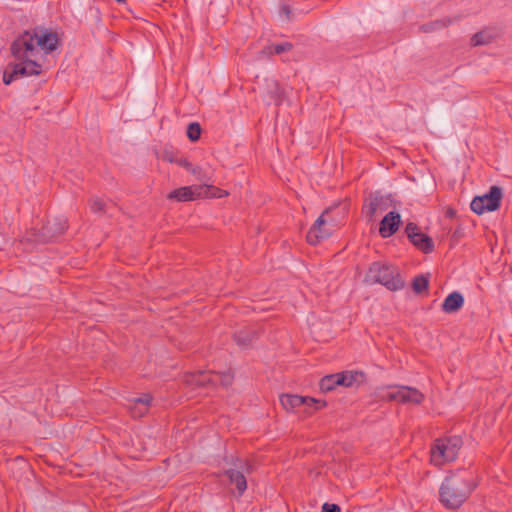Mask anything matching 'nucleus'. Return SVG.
<instances>
[{
  "instance_id": "obj_1",
  "label": "nucleus",
  "mask_w": 512,
  "mask_h": 512,
  "mask_svg": "<svg viewBox=\"0 0 512 512\" xmlns=\"http://www.w3.org/2000/svg\"><path fill=\"white\" fill-rule=\"evenodd\" d=\"M476 487L472 477L466 473L453 474L440 487V501L448 509H458Z\"/></svg>"
},
{
  "instance_id": "obj_2",
  "label": "nucleus",
  "mask_w": 512,
  "mask_h": 512,
  "mask_svg": "<svg viewBox=\"0 0 512 512\" xmlns=\"http://www.w3.org/2000/svg\"><path fill=\"white\" fill-rule=\"evenodd\" d=\"M58 40L57 33L47 30L26 31L15 40V50L18 53L28 51L30 56H34L33 53L42 55V51L48 54L56 49Z\"/></svg>"
},
{
  "instance_id": "obj_3",
  "label": "nucleus",
  "mask_w": 512,
  "mask_h": 512,
  "mask_svg": "<svg viewBox=\"0 0 512 512\" xmlns=\"http://www.w3.org/2000/svg\"><path fill=\"white\" fill-rule=\"evenodd\" d=\"M365 281L370 284L379 283L391 291H397L404 287L399 277L397 268L380 262H374L368 269Z\"/></svg>"
},
{
  "instance_id": "obj_4",
  "label": "nucleus",
  "mask_w": 512,
  "mask_h": 512,
  "mask_svg": "<svg viewBox=\"0 0 512 512\" xmlns=\"http://www.w3.org/2000/svg\"><path fill=\"white\" fill-rule=\"evenodd\" d=\"M462 447V440L457 436L436 439L430 450V460L435 466H442L454 461Z\"/></svg>"
},
{
  "instance_id": "obj_5",
  "label": "nucleus",
  "mask_w": 512,
  "mask_h": 512,
  "mask_svg": "<svg viewBox=\"0 0 512 512\" xmlns=\"http://www.w3.org/2000/svg\"><path fill=\"white\" fill-rule=\"evenodd\" d=\"M228 192L211 185H192L180 187L171 191L168 195L169 199L177 201H191L198 198H222L227 196Z\"/></svg>"
},
{
  "instance_id": "obj_6",
  "label": "nucleus",
  "mask_w": 512,
  "mask_h": 512,
  "mask_svg": "<svg viewBox=\"0 0 512 512\" xmlns=\"http://www.w3.org/2000/svg\"><path fill=\"white\" fill-rule=\"evenodd\" d=\"M67 229V220L64 217L54 218L42 228L40 232L31 230L26 234L24 240L31 243H46L64 233Z\"/></svg>"
},
{
  "instance_id": "obj_7",
  "label": "nucleus",
  "mask_w": 512,
  "mask_h": 512,
  "mask_svg": "<svg viewBox=\"0 0 512 512\" xmlns=\"http://www.w3.org/2000/svg\"><path fill=\"white\" fill-rule=\"evenodd\" d=\"M233 381V375L227 371L224 373H218L213 371H203L197 373H191L187 375L186 382L192 386H216L221 384L223 386L231 385Z\"/></svg>"
},
{
  "instance_id": "obj_8",
  "label": "nucleus",
  "mask_w": 512,
  "mask_h": 512,
  "mask_svg": "<svg viewBox=\"0 0 512 512\" xmlns=\"http://www.w3.org/2000/svg\"><path fill=\"white\" fill-rule=\"evenodd\" d=\"M330 208H327L317 218L313 226L307 233V241L312 245H317L322 240L328 238L336 227L333 219H329Z\"/></svg>"
},
{
  "instance_id": "obj_9",
  "label": "nucleus",
  "mask_w": 512,
  "mask_h": 512,
  "mask_svg": "<svg viewBox=\"0 0 512 512\" xmlns=\"http://www.w3.org/2000/svg\"><path fill=\"white\" fill-rule=\"evenodd\" d=\"M11 52L15 58L21 60L20 63L14 64V73H19L20 76H33L39 75L41 72L40 58L43 55L33 53L34 56L28 55V51L17 52L15 50V41L11 45Z\"/></svg>"
},
{
  "instance_id": "obj_10",
  "label": "nucleus",
  "mask_w": 512,
  "mask_h": 512,
  "mask_svg": "<svg viewBox=\"0 0 512 512\" xmlns=\"http://www.w3.org/2000/svg\"><path fill=\"white\" fill-rule=\"evenodd\" d=\"M502 198V190L498 186H492L487 194L475 197L471 204V210L478 215L486 211L492 212L499 208Z\"/></svg>"
},
{
  "instance_id": "obj_11",
  "label": "nucleus",
  "mask_w": 512,
  "mask_h": 512,
  "mask_svg": "<svg viewBox=\"0 0 512 512\" xmlns=\"http://www.w3.org/2000/svg\"><path fill=\"white\" fill-rule=\"evenodd\" d=\"M381 397L403 404H420L424 399V395L419 390L408 386L388 387L386 391L381 394Z\"/></svg>"
},
{
  "instance_id": "obj_12",
  "label": "nucleus",
  "mask_w": 512,
  "mask_h": 512,
  "mask_svg": "<svg viewBox=\"0 0 512 512\" xmlns=\"http://www.w3.org/2000/svg\"><path fill=\"white\" fill-rule=\"evenodd\" d=\"M252 471V466L245 460L236 459L233 467L225 470V475L228 477L230 484H234L239 496H241L246 488L247 482L245 474Z\"/></svg>"
},
{
  "instance_id": "obj_13",
  "label": "nucleus",
  "mask_w": 512,
  "mask_h": 512,
  "mask_svg": "<svg viewBox=\"0 0 512 512\" xmlns=\"http://www.w3.org/2000/svg\"><path fill=\"white\" fill-rule=\"evenodd\" d=\"M283 408L287 411H294L299 407H305V412L311 413L326 405L324 401L312 397H304L299 395L284 394L280 397Z\"/></svg>"
},
{
  "instance_id": "obj_14",
  "label": "nucleus",
  "mask_w": 512,
  "mask_h": 512,
  "mask_svg": "<svg viewBox=\"0 0 512 512\" xmlns=\"http://www.w3.org/2000/svg\"><path fill=\"white\" fill-rule=\"evenodd\" d=\"M152 399L150 394H144L141 397L129 399L126 407L132 417L140 418L149 411Z\"/></svg>"
},
{
  "instance_id": "obj_15",
  "label": "nucleus",
  "mask_w": 512,
  "mask_h": 512,
  "mask_svg": "<svg viewBox=\"0 0 512 512\" xmlns=\"http://www.w3.org/2000/svg\"><path fill=\"white\" fill-rule=\"evenodd\" d=\"M388 208V199L379 194L370 195L364 206V212L369 220H373L375 216L382 213Z\"/></svg>"
},
{
  "instance_id": "obj_16",
  "label": "nucleus",
  "mask_w": 512,
  "mask_h": 512,
  "mask_svg": "<svg viewBox=\"0 0 512 512\" xmlns=\"http://www.w3.org/2000/svg\"><path fill=\"white\" fill-rule=\"evenodd\" d=\"M400 223V214L394 211L389 212L380 223V235L384 238L392 236L398 230Z\"/></svg>"
},
{
  "instance_id": "obj_17",
  "label": "nucleus",
  "mask_w": 512,
  "mask_h": 512,
  "mask_svg": "<svg viewBox=\"0 0 512 512\" xmlns=\"http://www.w3.org/2000/svg\"><path fill=\"white\" fill-rule=\"evenodd\" d=\"M340 385L344 387L359 386L365 381V374L361 371L339 372Z\"/></svg>"
},
{
  "instance_id": "obj_18",
  "label": "nucleus",
  "mask_w": 512,
  "mask_h": 512,
  "mask_svg": "<svg viewBox=\"0 0 512 512\" xmlns=\"http://www.w3.org/2000/svg\"><path fill=\"white\" fill-rule=\"evenodd\" d=\"M463 304V296L459 292H453L445 298L442 304V310L446 313H453L458 311Z\"/></svg>"
},
{
  "instance_id": "obj_19",
  "label": "nucleus",
  "mask_w": 512,
  "mask_h": 512,
  "mask_svg": "<svg viewBox=\"0 0 512 512\" xmlns=\"http://www.w3.org/2000/svg\"><path fill=\"white\" fill-rule=\"evenodd\" d=\"M256 338L257 331L253 328L242 329L234 335L237 345L241 348L249 347Z\"/></svg>"
},
{
  "instance_id": "obj_20",
  "label": "nucleus",
  "mask_w": 512,
  "mask_h": 512,
  "mask_svg": "<svg viewBox=\"0 0 512 512\" xmlns=\"http://www.w3.org/2000/svg\"><path fill=\"white\" fill-rule=\"evenodd\" d=\"M265 93L268 100L275 104H279L282 101V90L275 79L265 80Z\"/></svg>"
},
{
  "instance_id": "obj_21",
  "label": "nucleus",
  "mask_w": 512,
  "mask_h": 512,
  "mask_svg": "<svg viewBox=\"0 0 512 512\" xmlns=\"http://www.w3.org/2000/svg\"><path fill=\"white\" fill-rule=\"evenodd\" d=\"M410 241L420 250L425 253H430L434 249L433 240L424 233L418 232L417 237L410 239Z\"/></svg>"
},
{
  "instance_id": "obj_22",
  "label": "nucleus",
  "mask_w": 512,
  "mask_h": 512,
  "mask_svg": "<svg viewBox=\"0 0 512 512\" xmlns=\"http://www.w3.org/2000/svg\"><path fill=\"white\" fill-rule=\"evenodd\" d=\"M340 379L338 373L324 376L319 383V387L323 392H329L340 385Z\"/></svg>"
},
{
  "instance_id": "obj_23",
  "label": "nucleus",
  "mask_w": 512,
  "mask_h": 512,
  "mask_svg": "<svg viewBox=\"0 0 512 512\" xmlns=\"http://www.w3.org/2000/svg\"><path fill=\"white\" fill-rule=\"evenodd\" d=\"M292 48V44L289 42L277 44L274 46H268L264 48L261 52V56H271L274 54H281L283 52L289 51Z\"/></svg>"
},
{
  "instance_id": "obj_24",
  "label": "nucleus",
  "mask_w": 512,
  "mask_h": 512,
  "mask_svg": "<svg viewBox=\"0 0 512 512\" xmlns=\"http://www.w3.org/2000/svg\"><path fill=\"white\" fill-rule=\"evenodd\" d=\"M429 278L424 275H420L414 278L412 287L416 293H422L428 289Z\"/></svg>"
},
{
  "instance_id": "obj_25",
  "label": "nucleus",
  "mask_w": 512,
  "mask_h": 512,
  "mask_svg": "<svg viewBox=\"0 0 512 512\" xmlns=\"http://www.w3.org/2000/svg\"><path fill=\"white\" fill-rule=\"evenodd\" d=\"M491 41V35L488 32L481 31L476 33L471 38V42L474 46L484 45Z\"/></svg>"
},
{
  "instance_id": "obj_26",
  "label": "nucleus",
  "mask_w": 512,
  "mask_h": 512,
  "mask_svg": "<svg viewBox=\"0 0 512 512\" xmlns=\"http://www.w3.org/2000/svg\"><path fill=\"white\" fill-rule=\"evenodd\" d=\"M201 135V127L198 123L192 122L187 127V137L195 142L200 138Z\"/></svg>"
},
{
  "instance_id": "obj_27",
  "label": "nucleus",
  "mask_w": 512,
  "mask_h": 512,
  "mask_svg": "<svg viewBox=\"0 0 512 512\" xmlns=\"http://www.w3.org/2000/svg\"><path fill=\"white\" fill-rule=\"evenodd\" d=\"M450 23L449 19L437 20L427 25H423L421 28L424 32H430L436 29L444 28Z\"/></svg>"
},
{
  "instance_id": "obj_28",
  "label": "nucleus",
  "mask_w": 512,
  "mask_h": 512,
  "mask_svg": "<svg viewBox=\"0 0 512 512\" xmlns=\"http://www.w3.org/2000/svg\"><path fill=\"white\" fill-rule=\"evenodd\" d=\"M20 76L19 73H14V65L11 66V71L6 69L3 73V82L6 85H9L14 79Z\"/></svg>"
},
{
  "instance_id": "obj_29",
  "label": "nucleus",
  "mask_w": 512,
  "mask_h": 512,
  "mask_svg": "<svg viewBox=\"0 0 512 512\" xmlns=\"http://www.w3.org/2000/svg\"><path fill=\"white\" fill-rule=\"evenodd\" d=\"M105 202L102 199L96 198L91 202V210L95 213L104 212Z\"/></svg>"
},
{
  "instance_id": "obj_30",
  "label": "nucleus",
  "mask_w": 512,
  "mask_h": 512,
  "mask_svg": "<svg viewBox=\"0 0 512 512\" xmlns=\"http://www.w3.org/2000/svg\"><path fill=\"white\" fill-rule=\"evenodd\" d=\"M418 232H420V231L418 230V227L415 223L410 222L407 224L406 233H407L409 240L414 237H417Z\"/></svg>"
},
{
  "instance_id": "obj_31",
  "label": "nucleus",
  "mask_w": 512,
  "mask_h": 512,
  "mask_svg": "<svg viewBox=\"0 0 512 512\" xmlns=\"http://www.w3.org/2000/svg\"><path fill=\"white\" fill-rule=\"evenodd\" d=\"M322 512H340V507L336 504L324 503Z\"/></svg>"
},
{
  "instance_id": "obj_32",
  "label": "nucleus",
  "mask_w": 512,
  "mask_h": 512,
  "mask_svg": "<svg viewBox=\"0 0 512 512\" xmlns=\"http://www.w3.org/2000/svg\"><path fill=\"white\" fill-rule=\"evenodd\" d=\"M280 14L281 16L284 17L285 20H290L291 19V9L288 5L284 4L281 6L280 8Z\"/></svg>"
},
{
  "instance_id": "obj_33",
  "label": "nucleus",
  "mask_w": 512,
  "mask_h": 512,
  "mask_svg": "<svg viewBox=\"0 0 512 512\" xmlns=\"http://www.w3.org/2000/svg\"><path fill=\"white\" fill-rule=\"evenodd\" d=\"M179 165L184 167L186 170H188L192 173H195V169L193 168L192 164L188 160H186V159L180 160Z\"/></svg>"
},
{
  "instance_id": "obj_34",
  "label": "nucleus",
  "mask_w": 512,
  "mask_h": 512,
  "mask_svg": "<svg viewBox=\"0 0 512 512\" xmlns=\"http://www.w3.org/2000/svg\"><path fill=\"white\" fill-rule=\"evenodd\" d=\"M116 1H117V2H119V3H122V2H124L125 0H116Z\"/></svg>"
}]
</instances>
